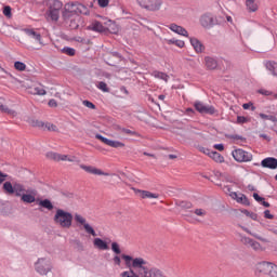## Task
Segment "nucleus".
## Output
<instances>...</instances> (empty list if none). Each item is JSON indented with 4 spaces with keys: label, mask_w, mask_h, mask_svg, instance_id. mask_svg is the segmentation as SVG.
<instances>
[{
    "label": "nucleus",
    "mask_w": 277,
    "mask_h": 277,
    "mask_svg": "<svg viewBox=\"0 0 277 277\" xmlns=\"http://www.w3.org/2000/svg\"><path fill=\"white\" fill-rule=\"evenodd\" d=\"M45 6L48 8L45 13L48 21L57 23L60 21V12H62L64 3L61 0H45Z\"/></svg>",
    "instance_id": "f257e3e1"
},
{
    "label": "nucleus",
    "mask_w": 277,
    "mask_h": 277,
    "mask_svg": "<svg viewBox=\"0 0 277 277\" xmlns=\"http://www.w3.org/2000/svg\"><path fill=\"white\" fill-rule=\"evenodd\" d=\"M78 14H89L88 8L81 3H66L62 16L64 21H69V18H72V16H78Z\"/></svg>",
    "instance_id": "f03ea898"
},
{
    "label": "nucleus",
    "mask_w": 277,
    "mask_h": 277,
    "mask_svg": "<svg viewBox=\"0 0 277 277\" xmlns=\"http://www.w3.org/2000/svg\"><path fill=\"white\" fill-rule=\"evenodd\" d=\"M54 223L61 228H70L72 226V213L57 209L54 214Z\"/></svg>",
    "instance_id": "7ed1b4c3"
},
{
    "label": "nucleus",
    "mask_w": 277,
    "mask_h": 277,
    "mask_svg": "<svg viewBox=\"0 0 277 277\" xmlns=\"http://www.w3.org/2000/svg\"><path fill=\"white\" fill-rule=\"evenodd\" d=\"M2 189L9 196L15 195V196H17V198H21L23 196V194H25L27 192V189H25V185H23L21 183H14L12 185V182H5L2 186Z\"/></svg>",
    "instance_id": "20e7f679"
},
{
    "label": "nucleus",
    "mask_w": 277,
    "mask_h": 277,
    "mask_svg": "<svg viewBox=\"0 0 277 277\" xmlns=\"http://www.w3.org/2000/svg\"><path fill=\"white\" fill-rule=\"evenodd\" d=\"M136 3L147 12H159L163 6V0H136Z\"/></svg>",
    "instance_id": "39448f33"
},
{
    "label": "nucleus",
    "mask_w": 277,
    "mask_h": 277,
    "mask_svg": "<svg viewBox=\"0 0 277 277\" xmlns=\"http://www.w3.org/2000/svg\"><path fill=\"white\" fill-rule=\"evenodd\" d=\"M259 274H265L269 277H277V265L272 262H261L256 265Z\"/></svg>",
    "instance_id": "423d86ee"
},
{
    "label": "nucleus",
    "mask_w": 277,
    "mask_h": 277,
    "mask_svg": "<svg viewBox=\"0 0 277 277\" xmlns=\"http://www.w3.org/2000/svg\"><path fill=\"white\" fill-rule=\"evenodd\" d=\"M51 260L47 258L39 259L35 264V269L40 274L41 276H47L49 272L52 269Z\"/></svg>",
    "instance_id": "0eeeda50"
},
{
    "label": "nucleus",
    "mask_w": 277,
    "mask_h": 277,
    "mask_svg": "<svg viewBox=\"0 0 277 277\" xmlns=\"http://www.w3.org/2000/svg\"><path fill=\"white\" fill-rule=\"evenodd\" d=\"M47 157L48 159H52V161H69L70 163H80L77 156H68L50 151L47 154Z\"/></svg>",
    "instance_id": "6e6552de"
},
{
    "label": "nucleus",
    "mask_w": 277,
    "mask_h": 277,
    "mask_svg": "<svg viewBox=\"0 0 277 277\" xmlns=\"http://www.w3.org/2000/svg\"><path fill=\"white\" fill-rule=\"evenodd\" d=\"M74 220L78 226H83V228H84L85 233H88V235H92V237H96V232L89 224V222L85 220V217H83V215L76 213L74 215Z\"/></svg>",
    "instance_id": "1a4fd4ad"
},
{
    "label": "nucleus",
    "mask_w": 277,
    "mask_h": 277,
    "mask_svg": "<svg viewBox=\"0 0 277 277\" xmlns=\"http://www.w3.org/2000/svg\"><path fill=\"white\" fill-rule=\"evenodd\" d=\"M232 155H233V158L235 159V161H238V163L252 161V154H250L241 148L235 149L232 153Z\"/></svg>",
    "instance_id": "9d476101"
},
{
    "label": "nucleus",
    "mask_w": 277,
    "mask_h": 277,
    "mask_svg": "<svg viewBox=\"0 0 277 277\" xmlns=\"http://www.w3.org/2000/svg\"><path fill=\"white\" fill-rule=\"evenodd\" d=\"M132 267L141 275H144L150 269L148 268V263L143 258H136L132 260Z\"/></svg>",
    "instance_id": "9b49d317"
},
{
    "label": "nucleus",
    "mask_w": 277,
    "mask_h": 277,
    "mask_svg": "<svg viewBox=\"0 0 277 277\" xmlns=\"http://www.w3.org/2000/svg\"><path fill=\"white\" fill-rule=\"evenodd\" d=\"M194 107L199 114H209L210 116L215 114V107L209 106L202 102H195Z\"/></svg>",
    "instance_id": "f8f14e48"
},
{
    "label": "nucleus",
    "mask_w": 277,
    "mask_h": 277,
    "mask_svg": "<svg viewBox=\"0 0 277 277\" xmlns=\"http://www.w3.org/2000/svg\"><path fill=\"white\" fill-rule=\"evenodd\" d=\"M36 196H38V190L29 188L21 196V200L22 202H26V205H31L36 202Z\"/></svg>",
    "instance_id": "ddd939ff"
},
{
    "label": "nucleus",
    "mask_w": 277,
    "mask_h": 277,
    "mask_svg": "<svg viewBox=\"0 0 277 277\" xmlns=\"http://www.w3.org/2000/svg\"><path fill=\"white\" fill-rule=\"evenodd\" d=\"M96 140H100V142H103V144H106V146H110L111 148H124V143L120 141H111L101 134L95 135Z\"/></svg>",
    "instance_id": "4468645a"
},
{
    "label": "nucleus",
    "mask_w": 277,
    "mask_h": 277,
    "mask_svg": "<svg viewBox=\"0 0 277 277\" xmlns=\"http://www.w3.org/2000/svg\"><path fill=\"white\" fill-rule=\"evenodd\" d=\"M80 168L81 170H84V172H88V174H94L95 176H109V173L93 166L80 164Z\"/></svg>",
    "instance_id": "2eb2a0df"
},
{
    "label": "nucleus",
    "mask_w": 277,
    "mask_h": 277,
    "mask_svg": "<svg viewBox=\"0 0 277 277\" xmlns=\"http://www.w3.org/2000/svg\"><path fill=\"white\" fill-rule=\"evenodd\" d=\"M5 98L0 97V111L2 114H6L8 116H11V118H16L18 116V113L10 107H8L5 104Z\"/></svg>",
    "instance_id": "dca6fc26"
},
{
    "label": "nucleus",
    "mask_w": 277,
    "mask_h": 277,
    "mask_svg": "<svg viewBox=\"0 0 277 277\" xmlns=\"http://www.w3.org/2000/svg\"><path fill=\"white\" fill-rule=\"evenodd\" d=\"M24 32L26 34V36H28V38H32V40H36V42H39L41 47L44 45V43L42 42V35H40V32L31 28H25Z\"/></svg>",
    "instance_id": "f3484780"
},
{
    "label": "nucleus",
    "mask_w": 277,
    "mask_h": 277,
    "mask_svg": "<svg viewBox=\"0 0 277 277\" xmlns=\"http://www.w3.org/2000/svg\"><path fill=\"white\" fill-rule=\"evenodd\" d=\"M168 27L174 34H177L179 36H184V38H189V32H187V29H185L183 26L170 24Z\"/></svg>",
    "instance_id": "a211bd4d"
},
{
    "label": "nucleus",
    "mask_w": 277,
    "mask_h": 277,
    "mask_svg": "<svg viewBox=\"0 0 277 277\" xmlns=\"http://www.w3.org/2000/svg\"><path fill=\"white\" fill-rule=\"evenodd\" d=\"M261 166H262V168H267L268 170H276V168H277V159L274 158V157L264 158L261 161Z\"/></svg>",
    "instance_id": "6ab92c4d"
},
{
    "label": "nucleus",
    "mask_w": 277,
    "mask_h": 277,
    "mask_svg": "<svg viewBox=\"0 0 277 277\" xmlns=\"http://www.w3.org/2000/svg\"><path fill=\"white\" fill-rule=\"evenodd\" d=\"M28 94L44 96L47 94V90H44V85L42 84H35L28 88Z\"/></svg>",
    "instance_id": "aec40b11"
},
{
    "label": "nucleus",
    "mask_w": 277,
    "mask_h": 277,
    "mask_svg": "<svg viewBox=\"0 0 277 277\" xmlns=\"http://www.w3.org/2000/svg\"><path fill=\"white\" fill-rule=\"evenodd\" d=\"M134 192L143 200H146V198H149V199H157V198H159V194L150 193L149 190L134 189Z\"/></svg>",
    "instance_id": "412c9836"
},
{
    "label": "nucleus",
    "mask_w": 277,
    "mask_h": 277,
    "mask_svg": "<svg viewBox=\"0 0 277 277\" xmlns=\"http://www.w3.org/2000/svg\"><path fill=\"white\" fill-rule=\"evenodd\" d=\"M213 15L207 13L200 17V25L202 27H213Z\"/></svg>",
    "instance_id": "4be33fe9"
},
{
    "label": "nucleus",
    "mask_w": 277,
    "mask_h": 277,
    "mask_svg": "<svg viewBox=\"0 0 277 277\" xmlns=\"http://www.w3.org/2000/svg\"><path fill=\"white\" fill-rule=\"evenodd\" d=\"M229 196H230V198H233V200H236L237 202H240L241 205H250V202L248 201V197H246V195H243V194H237L235 192H230Z\"/></svg>",
    "instance_id": "5701e85b"
},
{
    "label": "nucleus",
    "mask_w": 277,
    "mask_h": 277,
    "mask_svg": "<svg viewBox=\"0 0 277 277\" xmlns=\"http://www.w3.org/2000/svg\"><path fill=\"white\" fill-rule=\"evenodd\" d=\"M88 29L90 31H97L98 34H103L105 31V26L98 21L92 22L89 26Z\"/></svg>",
    "instance_id": "b1692460"
},
{
    "label": "nucleus",
    "mask_w": 277,
    "mask_h": 277,
    "mask_svg": "<svg viewBox=\"0 0 277 277\" xmlns=\"http://www.w3.org/2000/svg\"><path fill=\"white\" fill-rule=\"evenodd\" d=\"M190 44L196 53H202V51H205V45L197 38H190Z\"/></svg>",
    "instance_id": "393cba45"
},
{
    "label": "nucleus",
    "mask_w": 277,
    "mask_h": 277,
    "mask_svg": "<svg viewBox=\"0 0 277 277\" xmlns=\"http://www.w3.org/2000/svg\"><path fill=\"white\" fill-rule=\"evenodd\" d=\"M93 246L97 248V250H109V246L107 245V242H105V240L101 238H95L93 240Z\"/></svg>",
    "instance_id": "a878e982"
},
{
    "label": "nucleus",
    "mask_w": 277,
    "mask_h": 277,
    "mask_svg": "<svg viewBox=\"0 0 277 277\" xmlns=\"http://www.w3.org/2000/svg\"><path fill=\"white\" fill-rule=\"evenodd\" d=\"M205 63L208 70H215L217 68V61L211 56H207Z\"/></svg>",
    "instance_id": "bb28decb"
},
{
    "label": "nucleus",
    "mask_w": 277,
    "mask_h": 277,
    "mask_svg": "<svg viewBox=\"0 0 277 277\" xmlns=\"http://www.w3.org/2000/svg\"><path fill=\"white\" fill-rule=\"evenodd\" d=\"M248 12H256L259 10V0H246Z\"/></svg>",
    "instance_id": "cd10ccee"
},
{
    "label": "nucleus",
    "mask_w": 277,
    "mask_h": 277,
    "mask_svg": "<svg viewBox=\"0 0 277 277\" xmlns=\"http://www.w3.org/2000/svg\"><path fill=\"white\" fill-rule=\"evenodd\" d=\"M265 68L271 71L273 77L277 78V63L274 61H268L265 63Z\"/></svg>",
    "instance_id": "c85d7f7f"
},
{
    "label": "nucleus",
    "mask_w": 277,
    "mask_h": 277,
    "mask_svg": "<svg viewBox=\"0 0 277 277\" xmlns=\"http://www.w3.org/2000/svg\"><path fill=\"white\" fill-rule=\"evenodd\" d=\"M208 157L213 159L216 163H224V156L217 151H209Z\"/></svg>",
    "instance_id": "c756f323"
},
{
    "label": "nucleus",
    "mask_w": 277,
    "mask_h": 277,
    "mask_svg": "<svg viewBox=\"0 0 277 277\" xmlns=\"http://www.w3.org/2000/svg\"><path fill=\"white\" fill-rule=\"evenodd\" d=\"M153 77H155V79H161L162 81H166V83H168L170 79V76H168V74L162 71H154Z\"/></svg>",
    "instance_id": "7c9ffc66"
},
{
    "label": "nucleus",
    "mask_w": 277,
    "mask_h": 277,
    "mask_svg": "<svg viewBox=\"0 0 277 277\" xmlns=\"http://www.w3.org/2000/svg\"><path fill=\"white\" fill-rule=\"evenodd\" d=\"M39 207L48 209V211H53V203L49 199H43L39 201Z\"/></svg>",
    "instance_id": "2f4dec72"
},
{
    "label": "nucleus",
    "mask_w": 277,
    "mask_h": 277,
    "mask_svg": "<svg viewBox=\"0 0 277 277\" xmlns=\"http://www.w3.org/2000/svg\"><path fill=\"white\" fill-rule=\"evenodd\" d=\"M238 237L240 239V242L243 243V246H247L248 248H250V245L252 243V238L248 237V236H243L242 234H238Z\"/></svg>",
    "instance_id": "473e14b6"
},
{
    "label": "nucleus",
    "mask_w": 277,
    "mask_h": 277,
    "mask_svg": "<svg viewBox=\"0 0 277 277\" xmlns=\"http://www.w3.org/2000/svg\"><path fill=\"white\" fill-rule=\"evenodd\" d=\"M14 68H15V70H18L19 72H23V71L27 70V65L23 62L17 61L14 63Z\"/></svg>",
    "instance_id": "72a5a7b5"
},
{
    "label": "nucleus",
    "mask_w": 277,
    "mask_h": 277,
    "mask_svg": "<svg viewBox=\"0 0 277 277\" xmlns=\"http://www.w3.org/2000/svg\"><path fill=\"white\" fill-rule=\"evenodd\" d=\"M168 44H175V47H179V49H183L185 47V41L176 40V39H170V40H168Z\"/></svg>",
    "instance_id": "f704fd0d"
},
{
    "label": "nucleus",
    "mask_w": 277,
    "mask_h": 277,
    "mask_svg": "<svg viewBox=\"0 0 277 277\" xmlns=\"http://www.w3.org/2000/svg\"><path fill=\"white\" fill-rule=\"evenodd\" d=\"M193 213H195V215H197V217H206L207 216V210H205L202 208L195 209L193 211Z\"/></svg>",
    "instance_id": "c9c22d12"
},
{
    "label": "nucleus",
    "mask_w": 277,
    "mask_h": 277,
    "mask_svg": "<svg viewBox=\"0 0 277 277\" xmlns=\"http://www.w3.org/2000/svg\"><path fill=\"white\" fill-rule=\"evenodd\" d=\"M62 53H65V55H69L70 57L75 56L76 50L72 48L65 47L62 49Z\"/></svg>",
    "instance_id": "e433bc0d"
},
{
    "label": "nucleus",
    "mask_w": 277,
    "mask_h": 277,
    "mask_svg": "<svg viewBox=\"0 0 277 277\" xmlns=\"http://www.w3.org/2000/svg\"><path fill=\"white\" fill-rule=\"evenodd\" d=\"M260 118H262V120H271V122H277L276 116L265 115V114L261 113Z\"/></svg>",
    "instance_id": "4c0bfd02"
},
{
    "label": "nucleus",
    "mask_w": 277,
    "mask_h": 277,
    "mask_svg": "<svg viewBox=\"0 0 277 277\" xmlns=\"http://www.w3.org/2000/svg\"><path fill=\"white\" fill-rule=\"evenodd\" d=\"M236 122H237V124H248V122H250V118L243 117V116H238Z\"/></svg>",
    "instance_id": "58836bf2"
},
{
    "label": "nucleus",
    "mask_w": 277,
    "mask_h": 277,
    "mask_svg": "<svg viewBox=\"0 0 277 277\" xmlns=\"http://www.w3.org/2000/svg\"><path fill=\"white\" fill-rule=\"evenodd\" d=\"M121 277H140V276L135 274V271L130 269L121 273Z\"/></svg>",
    "instance_id": "ea45409f"
},
{
    "label": "nucleus",
    "mask_w": 277,
    "mask_h": 277,
    "mask_svg": "<svg viewBox=\"0 0 277 277\" xmlns=\"http://www.w3.org/2000/svg\"><path fill=\"white\" fill-rule=\"evenodd\" d=\"M96 88L98 90H102V92H109V88H107V83L101 81L96 84Z\"/></svg>",
    "instance_id": "a19ab883"
},
{
    "label": "nucleus",
    "mask_w": 277,
    "mask_h": 277,
    "mask_svg": "<svg viewBox=\"0 0 277 277\" xmlns=\"http://www.w3.org/2000/svg\"><path fill=\"white\" fill-rule=\"evenodd\" d=\"M111 250L115 252V254H121L122 250H120V245L118 242H113L111 243Z\"/></svg>",
    "instance_id": "79ce46f5"
},
{
    "label": "nucleus",
    "mask_w": 277,
    "mask_h": 277,
    "mask_svg": "<svg viewBox=\"0 0 277 277\" xmlns=\"http://www.w3.org/2000/svg\"><path fill=\"white\" fill-rule=\"evenodd\" d=\"M2 12L6 18H12V8L10 5L4 6Z\"/></svg>",
    "instance_id": "37998d69"
},
{
    "label": "nucleus",
    "mask_w": 277,
    "mask_h": 277,
    "mask_svg": "<svg viewBox=\"0 0 277 277\" xmlns=\"http://www.w3.org/2000/svg\"><path fill=\"white\" fill-rule=\"evenodd\" d=\"M39 127H45V129H48V131H56L57 127L53 123H39Z\"/></svg>",
    "instance_id": "c03bdc74"
},
{
    "label": "nucleus",
    "mask_w": 277,
    "mask_h": 277,
    "mask_svg": "<svg viewBox=\"0 0 277 277\" xmlns=\"http://www.w3.org/2000/svg\"><path fill=\"white\" fill-rule=\"evenodd\" d=\"M249 248H252V250L259 251L261 250V243L253 239L251 240V245H249Z\"/></svg>",
    "instance_id": "a18cd8bd"
},
{
    "label": "nucleus",
    "mask_w": 277,
    "mask_h": 277,
    "mask_svg": "<svg viewBox=\"0 0 277 277\" xmlns=\"http://www.w3.org/2000/svg\"><path fill=\"white\" fill-rule=\"evenodd\" d=\"M82 105H84V107H88V109H96V105L88 100L82 101Z\"/></svg>",
    "instance_id": "49530a36"
},
{
    "label": "nucleus",
    "mask_w": 277,
    "mask_h": 277,
    "mask_svg": "<svg viewBox=\"0 0 277 277\" xmlns=\"http://www.w3.org/2000/svg\"><path fill=\"white\" fill-rule=\"evenodd\" d=\"M241 213L247 215V217H251V220H256L258 215L254 212H250L248 210H241Z\"/></svg>",
    "instance_id": "de8ad7c7"
},
{
    "label": "nucleus",
    "mask_w": 277,
    "mask_h": 277,
    "mask_svg": "<svg viewBox=\"0 0 277 277\" xmlns=\"http://www.w3.org/2000/svg\"><path fill=\"white\" fill-rule=\"evenodd\" d=\"M121 133H126V135H137L135 131H131L127 128H120Z\"/></svg>",
    "instance_id": "09e8293b"
},
{
    "label": "nucleus",
    "mask_w": 277,
    "mask_h": 277,
    "mask_svg": "<svg viewBox=\"0 0 277 277\" xmlns=\"http://www.w3.org/2000/svg\"><path fill=\"white\" fill-rule=\"evenodd\" d=\"M121 259H123V261H126V264L129 265V263H131V261L133 262V258L131 255H127V254H122Z\"/></svg>",
    "instance_id": "8fccbe9b"
},
{
    "label": "nucleus",
    "mask_w": 277,
    "mask_h": 277,
    "mask_svg": "<svg viewBox=\"0 0 277 277\" xmlns=\"http://www.w3.org/2000/svg\"><path fill=\"white\" fill-rule=\"evenodd\" d=\"M100 8H107L109 5V0H97Z\"/></svg>",
    "instance_id": "3c124183"
},
{
    "label": "nucleus",
    "mask_w": 277,
    "mask_h": 277,
    "mask_svg": "<svg viewBox=\"0 0 277 277\" xmlns=\"http://www.w3.org/2000/svg\"><path fill=\"white\" fill-rule=\"evenodd\" d=\"M113 262L115 263V265H118V267H120L121 263H122V260L120 259L119 255H115L113 258Z\"/></svg>",
    "instance_id": "603ef678"
},
{
    "label": "nucleus",
    "mask_w": 277,
    "mask_h": 277,
    "mask_svg": "<svg viewBox=\"0 0 277 277\" xmlns=\"http://www.w3.org/2000/svg\"><path fill=\"white\" fill-rule=\"evenodd\" d=\"M250 107H251V111H254V109H256V107H254V105L251 102L242 105L243 109H249Z\"/></svg>",
    "instance_id": "864d4df0"
},
{
    "label": "nucleus",
    "mask_w": 277,
    "mask_h": 277,
    "mask_svg": "<svg viewBox=\"0 0 277 277\" xmlns=\"http://www.w3.org/2000/svg\"><path fill=\"white\" fill-rule=\"evenodd\" d=\"M264 216L266 217V220H274V215L272 214V212H269V210L264 211Z\"/></svg>",
    "instance_id": "5fc2aeb1"
},
{
    "label": "nucleus",
    "mask_w": 277,
    "mask_h": 277,
    "mask_svg": "<svg viewBox=\"0 0 277 277\" xmlns=\"http://www.w3.org/2000/svg\"><path fill=\"white\" fill-rule=\"evenodd\" d=\"M253 198L256 200V202H263V200H265V198L259 196L256 193L253 194Z\"/></svg>",
    "instance_id": "6e6d98bb"
},
{
    "label": "nucleus",
    "mask_w": 277,
    "mask_h": 277,
    "mask_svg": "<svg viewBox=\"0 0 277 277\" xmlns=\"http://www.w3.org/2000/svg\"><path fill=\"white\" fill-rule=\"evenodd\" d=\"M260 94H263L264 96H272V92L265 89H261Z\"/></svg>",
    "instance_id": "4d7b16f0"
},
{
    "label": "nucleus",
    "mask_w": 277,
    "mask_h": 277,
    "mask_svg": "<svg viewBox=\"0 0 277 277\" xmlns=\"http://www.w3.org/2000/svg\"><path fill=\"white\" fill-rule=\"evenodd\" d=\"M48 105H49V107H57V101L52 98L49 101Z\"/></svg>",
    "instance_id": "13d9d810"
},
{
    "label": "nucleus",
    "mask_w": 277,
    "mask_h": 277,
    "mask_svg": "<svg viewBox=\"0 0 277 277\" xmlns=\"http://www.w3.org/2000/svg\"><path fill=\"white\" fill-rule=\"evenodd\" d=\"M8 179V174L0 171V184L3 183Z\"/></svg>",
    "instance_id": "bf43d9fd"
},
{
    "label": "nucleus",
    "mask_w": 277,
    "mask_h": 277,
    "mask_svg": "<svg viewBox=\"0 0 277 277\" xmlns=\"http://www.w3.org/2000/svg\"><path fill=\"white\" fill-rule=\"evenodd\" d=\"M214 148H215V150L222 151V150H224V144H215Z\"/></svg>",
    "instance_id": "052dcab7"
},
{
    "label": "nucleus",
    "mask_w": 277,
    "mask_h": 277,
    "mask_svg": "<svg viewBox=\"0 0 277 277\" xmlns=\"http://www.w3.org/2000/svg\"><path fill=\"white\" fill-rule=\"evenodd\" d=\"M113 30H110V34H117L118 32V26H116L115 23H111Z\"/></svg>",
    "instance_id": "680f3d73"
},
{
    "label": "nucleus",
    "mask_w": 277,
    "mask_h": 277,
    "mask_svg": "<svg viewBox=\"0 0 277 277\" xmlns=\"http://www.w3.org/2000/svg\"><path fill=\"white\" fill-rule=\"evenodd\" d=\"M262 205H263V207H266V208L269 207V202H267L265 200L262 201Z\"/></svg>",
    "instance_id": "e2e57ef3"
},
{
    "label": "nucleus",
    "mask_w": 277,
    "mask_h": 277,
    "mask_svg": "<svg viewBox=\"0 0 277 277\" xmlns=\"http://www.w3.org/2000/svg\"><path fill=\"white\" fill-rule=\"evenodd\" d=\"M159 101H166V95L161 94L158 96Z\"/></svg>",
    "instance_id": "0e129e2a"
},
{
    "label": "nucleus",
    "mask_w": 277,
    "mask_h": 277,
    "mask_svg": "<svg viewBox=\"0 0 277 277\" xmlns=\"http://www.w3.org/2000/svg\"><path fill=\"white\" fill-rule=\"evenodd\" d=\"M260 137H263V140H269V137L267 136V134H261Z\"/></svg>",
    "instance_id": "69168bd1"
},
{
    "label": "nucleus",
    "mask_w": 277,
    "mask_h": 277,
    "mask_svg": "<svg viewBox=\"0 0 277 277\" xmlns=\"http://www.w3.org/2000/svg\"><path fill=\"white\" fill-rule=\"evenodd\" d=\"M186 114H194V110L192 108H187Z\"/></svg>",
    "instance_id": "338daca9"
},
{
    "label": "nucleus",
    "mask_w": 277,
    "mask_h": 277,
    "mask_svg": "<svg viewBox=\"0 0 277 277\" xmlns=\"http://www.w3.org/2000/svg\"><path fill=\"white\" fill-rule=\"evenodd\" d=\"M169 159H176V155H169Z\"/></svg>",
    "instance_id": "774afa93"
}]
</instances>
